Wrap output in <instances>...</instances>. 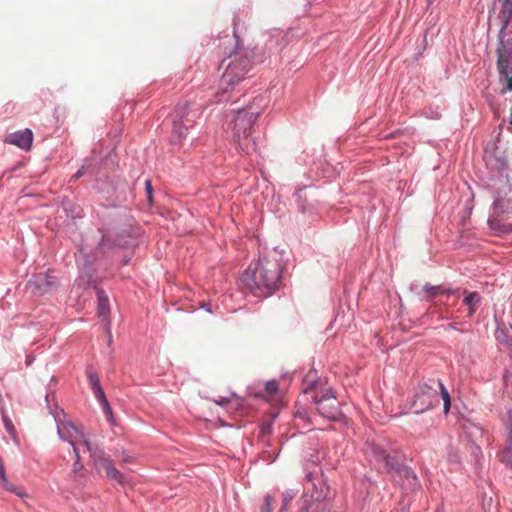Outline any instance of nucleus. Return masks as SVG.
<instances>
[{"instance_id":"obj_1","label":"nucleus","mask_w":512,"mask_h":512,"mask_svg":"<svg viewBox=\"0 0 512 512\" xmlns=\"http://www.w3.org/2000/svg\"><path fill=\"white\" fill-rule=\"evenodd\" d=\"M234 36L236 37V51L233 55L229 56L232 59L219 80V89L215 93L216 103L234 102L232 93L240 91V83L246 79L251 70V58L254 61L263 63L270 56V54L266 55L265 51L258 53L257 48L241 50L239 48V38L235 32Z\"/></svg>"},{"instance_id":"obj_2","label":"nucleus","mask_w":512,"mask_h":512,"mask_svg":"<svg viewBox=\"0 0 512 512\" xmlns=\"http://www.w3.org/2000/svg\"><path fill=\"white\" fill-rule=\"evenodd\" d=\"M284 269L282 256L272 251L260 255L255 268L244 271L242 282L255 296L267 298L279 289Z\"/></svg>"},{"instance_id":"obj_3","label":"nucleus","mask_w":512,"mask_h":512,"mask_svg":"<svg viewBox=\"0 0 512 512\" xmlns=\"http://www.w3.org/2000/svg\"><path fill=\"white\" fill-rule=\"evenodd\" d=\"M494 9L501 23L497 47V69L505 87L502 93L512 90V0H494Z\"/></svg>"},{"instance_id":"obj_4","label":"nucleus","mask_w":512,"mask_h":512,"mask_svg":"<svg viewBox=\"0 0 512 512\" xmlns=\"http://www.w3.org/2000/svg\"><path fill=\"white\" fill-rule=\"evenodd\" d=\"M259 115L260 111L254 109L253 104H249L236 110L229 123L233 140L237 144L238 150L245 155H250L257 151L256 142L254 139H250V136Z\"/></svg>"},{"instance_id":"obj_5","label":"nucleus","mask_w":512,"mask_h":512,"mask_svg":"<svg viewBox=\"0 0 512 512\" xmlns=\"http://www.w3.org/2000/svg\"><path fill=\"white\" fill-rule=\"evenodd\" d=\"M191 108V103L185 101L184 103L178 104L173 111V128L170 136V142L172 145L181 144L182 141L187 137L190 129L194 127L196 118L199 117V110Z\"/></svg>"},{"instance_id":"obj_6","label":"nucleus","mask_w":512,"mask_h":512,"mask_svg":"<svg viewBox=\"0 0 512 512\" xmlns=\"http://www.w3.org/2000/svg\"><path fill=\"white\" fill-rule=\"evenodd\" d=\"M439 384L440 379H428L420 382L409 402V411L421 414L437 407L440 402L437 391V385Z\"/></svg>"},{"instance_id":"obj_7","label":"nucleus","mask_w":512,"mask_h":512,"mask_svg":"<svg viewBox=\"0 0 512 512\" xmlns=\"http://www.w3.org/2000/svg\"><path fill=\"white\" fill-rule=\"evenodd\" d=\"M59 281L53 272L48 269L45 272L34 274L28 281L27 287L31 290L32 294L36 296H43L52 292L58 287Z\"/></svg>"},{"instance_id":"obj_8","label":"nucleus","mask_w":512,"mask_h":512,"mask_svg":"<svg viewBox=\"0 0 512 512\" xmlns=\"http://www.w3.org/2000/svg\"><path fill=\"white\" fill-rule=\"evenodd\" d=\"M89 284L93 286L95 290V294L98 301V317L105 323V329L108 337V343L112 342V333H111V319H110V303L109 298L106 292L99 287V282L95 279H92L90 276Z\"/></svg>"},{"instance_id":"obj_9","label":"nucleus","mask_w":512,"mask_h":512,"mask_svg":"<svg viewBox=\"0 0 512 512\" xmlns=\"http://www.w3.org/2000/svg\"><path fill=\"white\" fill-rule=\"evenodd\" d=\"M375 459L382 462L388 473L397 477L407 466L403 464L396 451H388L381 446L372 448Z\"/></svg>"},{"instance_id":"obj_10","label":"nucleus","mask_w":512,"mask_h":512,"mask_svg":"<svg viewBox=\"0 0 512 512\" xmlns=\"http://www.w3.org/2000/svg\"><path fill=\"white\" fill-rule=\"evenodd\" d=\"M54 420L56 422L58 436L62 441L72 443L74 441V433L85 438L84 433L78 429L73 422L67 420V414L63 409H56Z\"/></svg>"},{"instance_id":"obj_11","label":"nucleus","mask_w":512,"mask_h":512,"mask_svg":"<svg viewBox=\"0 0 512 512\" xmlns=\"http://www.w3.org/2000/svg\"><path fill=\"white\" fill-rule=\"evenodd\" d=\"M484 160L486 166L495 173L493 177H501L504 172L508 170V160L503 152L498 151L497 148L489 150L485 149Z\"/></svg>"},{"instance_id":"obj_12","label":"nucleus","mask_w":512,"mask_h":512,"mask_svg":"<svg viewBox=\"0 0 512 512\" xmlns=\"http://www.w3.org/2000/svg\"><path fill=\"white\" fill-rule=\"evenodd\" d=\"M316 409L321 417L331 422H340L345 419V415L340 409L338 403L315 400Z\"/></svg>"},{"instance_id":"obj_13","label":"nucleus","mask_w":512,"mask_h":512,"mask_svg":"<svg viewBox=\"0 0 512 512\" xmlns=\"http://www.w3.org/2000/svg\"><path fill=\"white\" fill-rule=\"evenodd\" d=\"M6 142L24 151H29L33 143V132L29 128L17 130L7 136Z\"/></svg>"},{"instance_id":"obj_14","label":"nucleus","mask_w":512,"mask_h":512,"mask_svg":"<svg viewBox=\"0 0 512 512\" xmlns=\"http://www.w3.org/2000/svg\"><path fill=\"white\" fill-rule=\"evenodd\" d=\"M458 289L451 288L444 284L441 285H431L426 283L423 286L424 295L421 297V301L431 302L436 299V297L440 294H446L448 296L456 294Z\"/></svg>"},{"instance_id":"obj_15","label":"nucleus","mask_w":512,"mask_h":512,"mask_svg":"<svg viewBox=\"0 0 512 512\" xmlns=\"http://www.w3.org/2000/svg\"><path fill=\"white\" fill-rule=\"evenodd\" d=\"M397 477L402 479V488L409 492L421 490V483L416 473L410 467H406Z\"/></svg>"},{"instance_id":"obj_16","label":"nucleus","mask_w":512,"mask_h":512,"mask_svg":"<svg viewBox=\"0 0 512 512\" xmlns=\"http://www.w3.org/2000/svg\"><path fill=\"white\" fill-rule=\"evenodd\" d=\"M509 423L506 424V429L508 430V444L501 455V462L506 466L512 468V410L509 409L507 411Z\"/></svg>"},{"instance_id":"obj_17","label":"nucleus","mask_w":512,"mask_h":512,"mask_svg":"<svg viewBox=\"0 0 512 512\" xmlns=\"http://www.w3.org/2000/svg\"><path fill=\"white\" fill-rule=\"evenodd\" d=\"M463 303L468 306V316H473L481 305L482 298L479 292L464 290Z\"/></svg>"},{"instance_id":"obj_18","label":"nucleus","mask_w":512,"mask_h":512,"mask_svg":"<svg viewBox=\"0 0 512 512\" xmlns=\"http://www.w3.org/2000/svg\"><path fill=\"white\" fill-rule=\"evenodd\" d=\"M487 224L489 228L496 234L501 235L505 233L512 232V226L510 224L504 223L497 214L490 215Z\"/></svg>"},{"instance_id":"obj_19","label":"nucleus","mask_w":512,"mask_h":512,"mask_svg":"<svg viewBox=\"0 0 512 512\" xmlns=\"http://www.w3.org/2000/svg\"><path fill=\"white\" fill-rule=\"evenodd\" d=\"M494 214H509L512 212V199L498 197L492 204Z\"/></svg>"},{"instance_id":"obj_20","label":"nucleus","mask_w":512,"mask_h":512,"mask_svg":"<svg viewBox=\"0 0 512 512\" xmlns=\"http://www.w3.org/2000/svg\"><path fill=\"white\" fill-rule=\"evenodd\" d=\"M306 188L307 187L299 188L295 192V196L297 198L298 210L301 213L311 212L314 209V206L310 202L307 201L306 193H305Z\"/></svg>"},{"instance_id":"obj_21","label":"nucleus","mask_w":512,"mask_h":512,"mask_svg":"<svg viewBox=\"0 0 512 512\" xmlns=\"http://www.w3.org/2000/svg\"><path fill=\"white\" fill-rule=\"evenodd\" d=\"M104 468L106 471V476L109 479L119 484H122L124 482V475L114 466L112 460L106 459L104 461Z\"/></svg>"},{"instance_id":"obj_22","label":"nucleus","mask_w":512,"mask_h":512,"mask_svg":"<svg viewBox=\"0 0 512 512\" xmlns=\"http://www.w3.org/2000/svg\"><path fill=\"white\" fill-rule=\"evenodd\" d=\"M46 407L49 413L54 417L56 409H62L58 402L55 400V389L50 384L47 386L45 394Z\"/></svg>"},{"instance_id":"obj_23","label":"nucleus","mask_w":512,"mask_h":512,"mask_svg":"<svg viewBox=\"0 0 512 512\" xmlns=\"http://www.w3.org/2000/svg\"><path fill=\"white\" fill-rule=\"evenodd\" d=\"M113 245L118 248H131L137 245V239L130 234H118L113 242Z\"/></svg>"},{"instance_id":"obj_24","label":"nucleus","mask_w":512,"mask_h":512,"mask_svg":"<svg viewBox=\"0 0 512 512\" xmlns=\"http://www.w3.org/2000/svg\"><path fill=\"white\" fill-rule=\"evenodd\" d=\"M437 391L443 400V412H444V414H448V412L450 411V408H451V397H450L448 390L446 389L445 385L443 384V382L441 380H440V384L437 385Z\"/></svg>"},{"instance_id":"obj_25","label":"nucleus","mask_w":512,"mask_h":512,"mask_svg":"<svg viewBox=\"0 0 512 512\" xmlns=\"http://www.w3.org/2000/svg\"><path fill=\"white\" fill-rule=\"evenodd\" d=\"M419 114L429 120H440L442 117L438 106L425 107L420 111Z\"/></svg>"},{"instance_id":"obj_26","label":"nucleus","mask_w":512,"mask_h":512,"mask_svg":"<svg viewBox=\"0 0 512 512\" xmlns=\"http://www.w3.org/2000/svg\"><path fill=\"white\" fill-rule=\"evenodd\" d=\"M315 400H321L322 403H326V402L338 403L336 400L335 392L332 388L327 389L321 395H314L312 397V402L314 404H315Z\"/></svg>"},{"instance_id":"obj_27","label":"nucleus","mask_w":512,"mask_h":512,"mask_svg":"<svg viewBox=\"0 0 512 512\" xmlns=\"http://www.w3.org/2000/svg\"><path fill=\"white\" fill-rule=\"evenodd\" d=\"M85 373L91 388L101 385L98 373L92 365L86 366Z\"/></svg>"},{"instance_id":"obj_28","label":"nucleus","mask_w":512,"mask_h":512,"mask_svg":"<svg viewBox=\"0 0 512 512\" xmlns=\"http://www.w3.org/2000/svg\"><path fill=\"white\" fill-rule=\"evenodd\" d=\"M96 163V159L94 157H88L85 159V163L77 170V172L71 177V182L77 181L80 177H82L86 171L87 168L91 167L93 163Z\"/></svg>"},{"instance_id":"obj_29","label":"nucleus","mask_w":512,"mask_h":512,"mask_svg":"<svg viewBox=\"0 0 512 512\" xmlns=\"http://www.w3.org/2000/svg\"><path fill=\"white\" fill-rule=\"evenodd\" d=\"M0 487L5 489L6 491L16 494L17 496H19L21 498L27 496V493L22 488L17 487L16 485L10 483L7 478H6V482H4V481L0 482Z\"/></svg>"},{"instance_id":"obj_30","label":"nucleus","mask_w":512,"mask_h":512,"mask_svg":"<svg viewBox=\"0 0 512 512\" xmlns=\"http://www.w3.org/2000/svg\"><path fill=\"white\" fill-rule=\"evenodd\" d=\"M297 491L293 489H287L282 495V506L280 512L287 510L290 502L296 497Z\"/></svg>"},{"instance_id":"obj_31","label":"nucleus","mask_w":512,"mask_h":512,"mask_svg":"<svg viewBox=\"0 0 512 512\" xmlns=\"http://www.w3.org/2000/svg\"><path fill=\"white\" fill-rule=\"evenodd\" d=\"M311 372L312 371H310L303 379L304 393H308L309 391L315 389L317 386L318 380L316 379V377H311Z\"/></svg>"},{"instance_id":"obj_32","label":"nucleus","mask_w":512,"mask_h":512,"mask_svg":"<svg viewBox=\"0 0 512 512\" xmlns=\"http://www.w3.org/2000/svg\"><path fill=\"white\" fill-rule=\"evenodd\" d=\"M447 461L455 465H459L461 463L459 452L453 446L447 447Z\"/></svg>"},{"instance_id":"obj_33","label":"nucleus","mask_w":512,"mask_h":512,"mask_svg":"<svg viewBox=\"0 0 512 512\" xmlns=\"http://www.w3.org/2000/svg\"><path fill=\"white\" fill-rule=\"evenodd\" d=\"M91 390H92V393H93L95 399L98 401L99 405L109 402L102 385L93 387V388H91Z\"/></svg>"},{"instance_id":"obj_34","label":"nucleus","mask_w":512,"mask_h":512,"mask_svg":"<svg viewBox=\"0 0 512 512\" xmlns=\"http://www.w3.org/2000/svg\"><path fill=\"white\" fill-rule=\"evenodd\" d=\"M275 498L272 494H266L263 498V503L260 506V512H272V504Z\"/></svg>"},{"instance_id":"obj_35","label":"nucleus","mask_w":512,"mask_h":512,"mask_svg":"<svg viewBox=\"0 0 512 512\" xmlns=\"http://www.w3.org/2000/svg\"><path fill=\"white\" fill-rule=\"evenodd\" d=\"M62 208H63L66 216L69 217V218L76 219V218H80L81 217V215L79 213H76L74 211V208H73L72 203L70 201H63L62 202Z\"/></svg>"},{"instance_id":"obj_36","label":"nucleus","mask_w":512,"mask_h":512,"mask_svg":"<svg viewBox=\"0 0 512 512\" xmlns=\"http://www.w3.org/2000/svg\"><path fill=\"white\" fill-rule=\"evenodd\" d=\"M321 478H326L323 474L322 471L320 472H312V471H308L305 476H304V479L308 482V483H311L313 484V482H317L318 483V480H320Z\"/></svg>"},{"instance_id":"obj_37","label":"nucleus","mask_w":512,"mask_h":512,"mask_svg":"<svg viewBox=\"0 0 512 512\" xmlns=\"http://www.w3.org/2000/svg\"><path fill=\"white\" fill-rule=\"evenodd\" d=\"M102 410H103V413L107 419V421L110 423V424H114V416H113V411H112V408L110 406V403L109 402H106L102 405H100Z\"/></svg>"},{"instance_id":"obj_38","label":"nucleus","mask_w":512,"mask_h":512,"mask_svg":"<svg viewBox=\"0 0 512 512\" xmlns=\"http://www.w3.org/2000/svg\"><path fill=\"white\" fill-rule=\"evenodd\" d=\"M144 185H145L147 200H148L149 204H152V202H153V187H152L151 180L146 179L144 181Z\"/></svg>"},{"instance_id":"obj_39","label":"nucleus","mask_w":512,"mask_h":512,"mask_svg":"<svg viewBox=\"0 0 512 512\" xmlns=\"http://www.w3.org/2000/svg\"><path fill=\"white\" fill-rule=\"evenodd\" d=\"M279 385L276 380H269L265 384V389L268 393L274 394L278 391Z\"/></svg>"},{"instance_id":"obj_40","label":"nucleus","mask_w":512,"mask_h":512,"mask_svg":"<svg viewBox=\"0 0 512 512\" xmlns=\"http://www.w3.org/2000/svg\"><path fill=\"white\" fill-rule=\"evenodd\" d=\"M84 469V465L81 462L80 455H77V459L74 460L72 471L75 474H79Z\"/></svg>"},{"instance_id":"obj_41","label":"nucleus","mask_w":512,"mask_h":512,"mask_svg":"<svg viewBox=\"0 0 512 512\" xmlns=\"http://www.w3.org/2000/svg\"><path fill=\"white\" fill-rule=\"evenodd\" d=\"M295 417L303 420L306 423H311L310 417L306 410L299 409L295 412Z\"/></svg>"},{"instance_id":"obj_42","label":"nucleus","mask_w":512,"mask_h":512,"mask_svg":"<svg viewBox=\"0 0 512 512\" xmlns=\"http://www.w3.org/2000/svg\"><path fill=\"white\" fill-rule=\"evenodd\" d=\"M3 423L5 426V429L7 430L8 433H10V434L14 433V431H15L14 425H13L12 421L8 418V416L3 415Z\"/></svg>"},{"instance_id":"obj_43","label":"nucleus","mask_w":512,"mask_h":512,"mask_svg":"<svg viewBox=\"0 0 512 512\" xmlns=\"http://www.w3.org/2000/svg\"><path fill=\"white\" fill-rule=\"evenodd\" d=\"M444 330H456L460 333H467L466 329H462L458 327V324L455 322L448 323L447 325L443 326Z\"/></svg>"},{"instance_id":"obj_44","label":"nucleus","mask_w":512,"mask_h":512,"mask_svg":"<svg viewBox=\"0 0 512 512\" xmlns=\"http://www.w3.org/2000/svg\"><path fill=\"white\" fill-rule=\"evenodd\" d=\"M230 401H231L230 397L224 396V397H219L218 399H215L214 403L218 406H225L228 403H230Z\"/></svg>"},{"instance_id":"obj_45","label":"nucleus","mask_w":512,"mask_h":512,"mask_svg":"<svg viewBox=\"0 0 512 512\" xmlns=\"http://www.w3.org/2000/svg\"><path fill=\"white\" fill-rule=\"evenodd\" d=\"M201 309L205 310L207 313H210L212 314L213 313V310H212V307H211V303L210 302H201L200 303V306H199Z\"/></svg>"},{"instance_id":"obj_46","label":"nucleus","mask_w":512,"mask_h":512,"mask_svg":"<svg viewBox=\"0 0 512 512\" xmlns=\"http://www.w3.org/2000/svg\"><path fill=\"white\" fill-rule=\"evenodd\" d=\"M35 360V357L33 355H27L25 358V364L26 366H31Z\"/></svg>"},{"instance_id":"obj_47","label":"nucleus","mask_w":512,"mask_h":512,"mask_svg":"<svg viewBox=\"0 0 512 512\" xmlns=\"http://www.w3.org/2000/svg\"><path fill=\"white\" fill-rule=\"evenodd\" d=\"M69 444L72 447L74 458L77 459V455H80V454H79V451H78V449L76 447L75 441H73L72 443H69Z\"/></svg>"},{"instance_id":"obj_48","label":"nucleus","mask_w":512,"mask_h":512,"mask_svg":"<svg viewBox=\"0 0 512 512\" xmlns=\"http://www.w3.org/2000/svg\"><path fill=\"white\" fill-rule=\"evenodd\" d=\"M84 444H85V446H86V448H87L88 450H90V449H91V444H90V442H89V440H88V439H86V438L84 439Z\"/></svg>"},{"instance_id":"obj_49","label":"nucleus","mask_w":512,"mask_h":512,"mask_svg":"<svg viewBox=\"0 0 512 512\" xmlns=\"http://www.w3.org/2000/svg\"><path fill=\"white\" fill-rule=\"evenodd\" d=\"M398 132H393V133H390L388 135L385 136V138H392V137H395V135L397 134Z\"/></svg>"},{"instance_id":"obj_50","label":"nucleus","mask_w":512,"mask_h":512,"mask_svg":"<svg viewBox=\"0 0 512 512\" xmlns=\"http://www.w3.org/2000/svg\"><path fill=\"white\" fill-rule=\"evenodd\" d=\"M129 262H130V259H129V258H125V259L123 260V264H124V265H128V264H129Z\"/></svg>"},{"instance_id":"obj_51","label":"nucleus","mask_w":512,"mask_h":512,"mask_svg":"<svg viewBox=\"0 0 512 512\" xmlns=\"http://www.w3.org/2000/svg\"><path fill=\"white\" fill-rule=\"evenodd\" d=\"M56 382H57L56 377L52 376L51 379H50V384L51 383H56Z\"/></svg>"},{"instance_id":"obj_52","label":"nucleus","mask_w":512,"mask_h":512,"mask_svg":"<svg viewBox=\"0 0 512 512\" xmlns=\"http://www.w3.org/2000/svg\"><path fill=\"white\" fill-rule=\"evenodd\" d=\"M272 44H273V40L270 39L269 42L266 45L272 46Z\"/></svg>"}]
</instances>
